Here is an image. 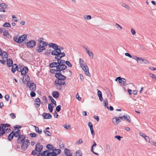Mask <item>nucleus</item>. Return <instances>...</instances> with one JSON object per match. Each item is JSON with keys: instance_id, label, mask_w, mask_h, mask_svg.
<instances>
[{"instance_id": "nucleus-1", "label": "nucleus", "mask_w": 156, "mask_h": 156, "mask_svg": "<svg viewBox=\"0 0 156 156\" xmlns=\"http://www.w3.org/2000/svg\"><path fill=\"white\" fill-rule=\"evenodd\" d=\"M27 37V36L25 34L21 36L18 35L14 37L13 40L17 43H21L26 39Z\"/></svg>"}, {"instance_id": "nucleus-2", "label": "nucleus", "mask_w": 156, "mask_h": 156, "mask_svg": "<svg viewBox=\"0 0 156 156\" xmlns=\"http://www.w3.org/2000/svg\"><path fill=\"white\" fill-rule=\"evenodd\" d=\"M61 58H59L58 60V62L59 63L58 65L57 66V68H59L62 70H65L67 68V66L64 64L66 61L63 60L61 59Z\"/></svg>"}, {"instance_id": "nucleus-3", "label": "nucleus", "mask_w": 156, "mask_h": 156, "mask_svg": "<svg viewBox=\"0 0 156 156\" xmlns=\"http://www.w3.org/2000/svg\"><path fill=\"white\" fill-rule=\"evenodd\" d=\"M55 77L57 79L56 80V82L59 83V81H61L62 80H65L66 77L65 76L62 74L61 71H60L59 73H57L55 75Z\"/></svg>"}, {"instance_id": "nucleus-4", "label": "nucleus", "mask_w": 156, "mask_h": 156, "mask_svg": "<svg viewBox=\"0 0 156 156\" xmlns=\"http://www.w3.org/2000/svg\"><path fill=\"white\" fill-rule=\"evenodd\" d=\"M22 143L21 146V149L23 151H24L27 148L30 144V142L29 140L26 139Z\"/></svg>"}, {"instance_id": "nucleus-5", "label": "nucleus", "mask_w": 156, "mask_h": 156, "mask_svg": "<svg viewBox=\"0 0 156 156\" xmlns=\"http://www.w3.org/2000/svg\"><path fill=\"white\" fill-rule=\"evenodd\" d=\"M48 46L50 48H52L53 49H54L51 53V54H53L55 51L57 52V50L58 49V46L56 44L53 43H50L48 44Z\"/></svg>"}, {"instance_id": "nucleus-6", "label": "nucleus", "mask_w": 156, "mask_h": 156, "mask_svg": "<svg viewBox=\"0 0 156 156\" xmlns=\"http://www.w3.org/2000/svg\"><path fill=\"white\" fill-rule=\"evenodd\" d=\"M36 44V42L35 41L30 40L27 42L26 45L28 48H32L34 47Z\"/></svg>"}, {"instance_id": "nucleus-7", "label": "nucleus", "mask_w": 156, "mask_h": 156, "mask_svg": "<svg viewBox=\"0 0 156 156\" xmlns=\"http://www.w3.org/2000/svg\"><path fill=\"white\" fill-rule=\"evenodd\" d=\"M56 80L55 81V84H58L56 85V88L58 90H61L62 89V85H64L66 83L65 81H59V83L56 82Z\"/></svg>"}, {"instance_id": "nucleus-8", "label": "nucleus", "mask_w": 156, "mask_h": 156, "mask_svg": "<svg viewBox=\"0 0 156 156\" xmlns=\"http://www.w3.org/2000/svg\"><path fill=\"white\" fill-rule=\"evenodd\" d=\"M29 83H27V87L29 88L32 91H35L36 89V85L34 83H30V85H29Z\"/></svg>"}, {"instance_id": "nucleus-9", "label": "nucleus", "mask_w": 156, "mask_h": 156, "mask_svg": "<svg viewBox=\"0 0 156 156\" xmlns=\"http://www.w3.org/2000/svg\"><path fill=\"white\" fill-rule=\"evenodd\" d=\"M37 47L38 48L36 49V51L38 53H41L46 49L44 47V46H43L41 44H37Z\"/></svg>"}, {"instance_id": "nucleus-10", "label": "nucleus", "mask_w": 156, "mask_h": 156, "mask_svg": "<svg viewBox=\"0 0 156 156\" xmlns=\"http://www.w3.org/2000/svg\"><path fill=\"white\" fill-rule=\"evenodd\" d=\"M17 140V143L18 144H21L25 140V136L24 135H22L20 136Z\"/></svg>"}, {"instance_id": "nucleus-11", "label": "nucleus", "mask_w": 156, "mask_h": 156, "mask_svg": "<svg viewBox=\"0 0 156 156\" xmlns=\"http://www.w3.org/2000/svg\"><path fill=\"white\" fill-rule=\"evenodd\" d=\"M43 148V146L40 143H37L35 146V148L37 151H38V153L41 152Z\"/></svg>"}, {"instance_id": "nucleus-12", "label": "nucleus", "mask_w": 156, "mask_h": 156, "mask_svg": "<svg viewBox=\"0 0 156 156\" xmlns=\"http://www.w3.org/2000/svg\"><path fill=\"white\" fill-rule=\"evenodd\" d=\"M24 76L23 77V81L24 83H26V82L27 83H30V78L29 77V76L25 74V75H24Z\"/></svg>"}, {"instance_id": "nucleus-13", "label": "nucleus", "mask_w": 156, "mask_h": 156, "mask_svg": "<svg viewBox=\"0 0 156 156\" xmlns=\"http://www.w3.org/2000/svg\"><path fill=\"white\" fill-rule=\"evenodd\" d=\"M119 82L120 83H122L123 85H128L129 84H132V83H127L126 80V79L124 78H121V77L120 78V79L119 80Z\"/></svg>"}, {"instance_id": "nucleus-14", "label": "nucleus", "mask_w": 156, "mask_h": 156, "mask_svg": "<svg viewBox=\"0 0 156 156\" xmlns=\"http://www.w3.org/2000/svg\"><path fill=\"white\" fill-rule=\"evenodd\" d=\"M83 70L85 72L86 75L88 76H90V74L89 72L88 67L86 65L81 67Z\"/></svg>"}, {"instance_id": "nucleus-15", "label": "nucleus", "mask_w": 156, "mask_h": 156, "mask_svg": "<svg viewBox=\"0 0 156 156\" xmlns=\"http://www.w3.org/2000/svg\"><path fill=\"white\" fill-rule=\"evenodd\" d=\"M29 71V69L27 67L25 66L23 67V66L21 70V74L22 75H25Z\"/></svg>"}, {"instance_id": "nucleus-16", "label": "nucleus", "mask_w": 156, "mask_h": 156, "mask_svg": "<svg viewBox=\"0 0 156 156\" xmlns=\"http://www.w3.org/2000/svg\"><path fill=\"white\" fill-rule=\"evenodd\" d=\"M42 116L45 119H50L51 118L52 115L49 113H44L42 114Z\"/></svg>"}, {"instance_id": "nucleus-17", "label": "nucleus", "mask_w": 156, "mask_h": 156, "mask_svg": "<svg viewBox=\"0 0 156 156\" xmlns=\"http://www.w3.org/2000/svg\"><path fill=\"white\" fill-rule=\"evenodd\" d=\"M117 117L113 118L112 122L115 125H117L121 121Z\"/></svg>"}, {"instance_id": "nucleus-18", "label": "nucleus", "mask_w": 156, "mask_h": 156, "mask_svg": "<svg viewBox=\"0 0 156 156\" xmlns=\"http://www.w3.org/2000/svg\"><path fill=\"white\" fill-rule=\"evenodd\" d=\"M61 69L59 68H57V66L56 67V69H51L50 70V72L51 73L55 74V75L57 73H59Z\"/></svg>"}, {"instance_id": "nucleus-19", "label": "nucleus", "mask_w": 156, "mask_h": 156, "mask_svg": "<svg viewBox=\"0 0 156 156\" xmlns=\"http://www.w3.org/2000/svg\"><path fill=\"white\" fill-rule=\"evenodd\" d=\"M64 153L66 156H69L71 154L72 155V153L71 152L70 150L66 148L64 149Z\"/></svg>"}, {"instance_id": "nucleus-20", "label": "nucleus", "mask_w": 156, "mask_h": 156, "mask_svg": "<svg viewBox=\"0 0 156 156\" xmlns=\"http://www.w3.org/2000/svg\"><path fill=\"white\" fill-rule=\"evenodd\" d=\"M57 155V153L53 151L50 152L49 150V152L47 153L46 156H56Z\"/></svg>"}, {"instance_id": "nucleus-21", "label": "nucleus", "mask_w": 156, "mask_h": 156, "mask_svg": "<svg viewBox=\"0 0 156 156\" xmlns=\"http://www.w3.org/2000/svg\"><path fill=\"white\" fill-rule=\"evenodd\" d=\"M52 95L54 98H57L59 97V94L58 91H55L53 92Z\"/></svg>"}, {"instance_id": "nucleus-22", "label": "nucleus", "mask_w": 156, "mask_h": 156, "mask_svg": "<svg viewBox=\"0 0 156 156\" xmlns=\"http://www.w3.org/2000/svg\"><path fill=\"white\" fill-rule=\"evenodd\" d=\"M13 134H14V137L16 138H18L21 135V133L20 132L19 129H18V130L15 132L14 131Z\"/></svg>"}, {"instance_id": "nucleus-23", "label": "nucleus", "mask_w": 156, "mask_h": 156, "mask_svg": "<svg viewBox=\"0 0 156 156\" xmlns=\"http://www.w3.org/2000/svg\"><path fill=\"white\" fill-rule=\"evenodd\" d=\"M14 131L13 130L10 133L8 137V139L9 141H11L13 139L14 136V134H13Z\"/></svg>"}, {"instance_id": "nucleus-24", "label": "nucleus", "mask_w": 156, "mask_h": 156, "mask_svg": "<svg viewBox=\"0 0 156 156\" xmlns=\"http://www.w3.org/2000/svg\"><path fill=\"white\" fill-rule=\"evenodd\" d=\"M58 63H59L58 62H51L49 66L51 68L56 67H56L58 65Z\"/></svg>"}, {"instance_id": "nucleus-25", "label": "nucleus", "mask_w": 156, "mask_h": 156, "mask_svg": "<svg viewBox=\"0 0 156 156\" xmlns=\"http://www.w3.org/2000/svg\"><path fill=\"white\" fill-rule=\"evenodd\" d=\"M56 52H57L55 51L53 53V54H51L53 55H55V58L57 59L58 60V59H59V58H58V57H59V58H60V55H61V53H57V51Z\"/></svg>"}, {"instance_id": "nucleus-26", "label": "nucleus", "mask_w": 156, "mask_h": 156, "mask_svg": "<svg viewBox=\"0 0 156 156\" xmlns=\"http://www.w3.org/2000/svg\"><path fill=\"white\" fill-rule=\"evenodd\" d=\"M7 59V65L8 67H11L13 64V61L11 58H9Z\"/></svg>"}, {"instance_id": "nucleus-27", "label": "nucleus", "mask_w": 156, "mask_h": 156, "mask_svg": "<svg viewBox=\"0 0 156 156\" xmlns=\"http://www.w3.org/2000/svg\"><path fill=\"white\" fill-rule=\"evenodd\" d=\"M79 63L81 67H83V66H84L87 65L84 61L81 58H80L79 59Z\"/></svg>"}, {"instance_id": "nucleus-28", "label": "nucleus", "mask_w": 156, "mask_h": 156, "mask_svg": "<svg viewBox=\"0 0 156 156\" xmlns=\"http://www.w3.org/2000/svg\"><path fill=\"white\" fill-rule=\"evenodd\" d=\"M139 60H140L141 62H139L141 64H148L149 63V62L147 60L145 59H143L142 58H138V59Z\"/></svg>"}, {"instance_id": "nucleus-29", "label": "nucleus", "mask_w": 156, "mask_h": 156, "mask_svg": "<svg viewBox=\"0 0 156 156\" xmlns=\"http://www.w3.org/2000/svg\"><path fill=\"white\" fill-rule=\"evenodd\" d=\"M35 101L36 103L37 107V108L38 107H39L40 106L41 103V100L39 98H37L35 100Z\"/></svg>"}, {"instance_id": "nucleus-30", "label": "nucleus", "mask_w": 156, "mask_h": 156, "mask_svg": "<svg viewBox=\"0 0 156 156\" xmlns=\"http://www.w3.org/2000/svg\"><path fill=\"white\" fill-rule=\"evenodd\" d=\"M96 145H97V144L96 143L94 142V144H93V145H92V146L91 147V151L94 154H95L97 155H99V154L97 153L94 152V150L93 147H96Z\"/></svg>"}, {"instance_id": "nucleus-31", "label": "nucleus", "mask_w": 156, "mask_h": 156, "mask_svg": "<svg viewBox=\"0 0 156 156\" xmlns=\"http://www.w3.org/2000/svg\"><path fill=\"white\" fill-rule=\"evenodd\" d=\"M98 95L99 98V100L101 101L103 100V98L102 97V94L101 91L99 90L98 91Z\"/></svg>"}, {"instance_id": "nucleus-32", "label": "nucleus", "mask_w": 156, "mask_h": 156, "mask_svg": "<svg viewBox=\"0 0 156 156\" xmlns=\"http://www.w3.org/2000/svg\"><path fill=\"white\" fill-rule=\"evenodd\" d=\"M1 55L2 56V59H3L4 58H5L6 59H7L8 55L7 53L6 52H2V54H1Z\"/></svg>"}, {"instance_id": "nucleus-33", "label": "nucleus", "mask_w": 156, "mask_h": 156, "mask_svg": "<svg viewBox=\"0 0 156 156\" xmlns=\"http://www.w3.org/2000/svg\"><path fill=\"white\" fill-rule=\"evenodd\" d=\"M46 147L48 149V150H52L53 151H54V147L51 144H48L46 145Z\"/></svg>"}, {"instance_id": "nucleus-34", "label": "nucleus", "mask_w": 156, "mask_h": 156, "mask_svg": "<svg viewBox=\"0 0 156 156\" xmlns=\"http://www.w3.org/2000/svg\"><path fill=\"white\" fill-rule=\"evenodd\" d=\"M48 98H49L52 104L55 105H56V101H55L53 99V98L52 97V96H48Z\"/></svg>"}, {"instance_id": "nucleus-35", "label": "nucleus", "mask_w": 156, "mask_h": 156, "mask_svg": "<svg viewBox=\"0 0 156 156\" xmlns=\"http://www.w3.org/2000/svg\"><path fill=\"white\" fill-rule=\"evenodd\" d=\"M54 107L51 105L50 104H48V109L50 112H52L53 111V108Z\"/></svg>"}, {"instance_id": "nucleus-36", "label": "nucleus", "mask_w": 156, "mask_h": 156, "mask_svg": "<svg viewBox=\"0 0 156 156\" xmlns=\"http://www.w3.org/2000/svg\"><path fill=\"white\" fill-rule=\"evenodd\" d=\"M124 119H126L127 121L129 123H130L131 122V119L130 117L128 115H126L125 116V118H124Z\"/></svg>"}, {"instance_id": "nucleus-37", "label": "nucleus", "mask_w": 156, "mask_h": 156, "mask_svg": "<svg viewBox=\"0 0 156 156\" xmlns=\"http://www.w3.org/2000/svg\"><path fill=\"white\" fill-rule=\"evenodd\" d=\"M34 127L35 128V131L36 132L39 134L41 133L42 132V130L41 129L39 130V128L38 127L35 126H34Z\"/></svg>"}, {"instance_id": "nucleus-38", "label": "nucleus", "mask_w": 156, "mask_h": 156, "mask_svg": "<svg viewBox=\"0 0 156 156\" xmlns=\"http://www.w3.org/2000/svg\"><path fill=\"white\" fill-rule=\"evenodd\" d=\"M87 54L90 56V57L91 58H93L94 55L91 51H89L88 50H87Z\"/></svg>"}, {"instance_id": "nucleus-39", "label": "nucleus", "mask_w": 156, "mask_h": 156, "mask_svg": "<svg viewBox=\"0 0 156 156\" xmlns=\"http://www.w3.org/2000/svg\"><path fill=\"white\" fill-rule=\"evenodd\" d=\"M51 53V50H47L44 52V54L47 56H49Z\"/></svg>"}, {"instance_id": "nucleus-40", "label": "nucleus", "mask_w": 156, "mask_h": 156, "mask_svg": "<svg viewBox=\"0 0 156 156\" xmlns=\"http://www.w3.org/2000/svg\"><path fill=\"white\" fill-rule=\"evenodd\" d=\"M44 132L48 136H51V132L47 130H44Z\"/></svg>"}, {"instance_id": "nucleus-41", "label": "nucleus", "mask_w": 156, "mask_h": 156, "mask_svg": "<svg viewBox=\"0 0 156 156\" xmlns=\"http://www.w3.org/2000/svg\"><path fill=\"white\" fill-rule=\"evenodd\" d=\"M3 26L4 27H10L11 25L9 23H7V22H6L4 24Z\"/></svg>"}, {"instance_id": "nucleus-42", "label": "nucleus", "mask_w": 156, "mask_h": 156, "mask_svg": "<svg viewBox=\"0 0 156 156\" xmlns=\"http://www.w3.org/2000/svg\"><path fill=\"white\" fill-rule=\"evenodd\" d=\"M0 7L2 8H6L7 5L5 3H2L0 4Z\"/></svg>"}, {"instance_id": "nucleus-43", "label": "nucleus", "mask_w": 156, "mask_h": 156, "mask_svg": "<svg viewBox=\"0 0 156 156\" xmlns=\"http://www.w3.org/2000/svg\"><path fill=\"white\" fill-rule=\"evenodd\" d=\"M37 152H38V151H37L35 148L34 150L32 151L31 154L32 155H35L37 154Z\"/></svg>"}, {"instance_id": "nucleus-44", "label": "nucleus", "mask_w": 156, "mask_h": 156, "mask_svg": "<svg viewBox=\"0 0 156 156\" xmlns=\"http://www.w3.org/2000/svg\"><path fill=\"white\" fill-rule=\"evenodd\" d=\"M65 63L67 65V66H68L69 67H72V65L70 63V62L68 61H66Z\"/></svg>"}, {"instance_id": "nucleus-45", "label": "nucleus", "mask_w": 156, "mask_h": 156, "mask_svg": "<svg viewBox=\"0 0 156 156\" xmlns=\"http://www.w3.org/2000/svg\"><path fill=\"white\" fill-rule=\"evenodd\" d=\"M63 126L66 129H70L71 127L70 125H66L65 124L63 125Z\"/></svg>"}, {"instance_id": "nucleus-46", "label": "nucleus", "mask_w": 156, "mask_h": 156, "mask_svg": "<svg viewBox=\"0 0 156 156\" xmlns=\"http://www.w3.org/2000/svg\"><path fill=\"white\" fill-rule=\"evenodd\" d=\"M37 134L34 133H31L30 134V136L31 137H36L37 136Z\"/></svg>"}, {"instance_id": "nucleus-47", "label": "nucleus", "mask_w": 156, "mask_h": 156, "mask_svg": "<svg viewBox=\"0 0 156 156\" xmlns=\"http://www.w3.org/2000/svg\"><path fill=\"white\" fill-rule=\"evenodd\" d=\"M41 44L43 45V46H44V47H45V46H47L48 45V44L46 42L43 41L41 43Z\"/></svg>"}, {"instance_id": "nucleus-48", "label": "nucleus", "mask_w": 156, "mask_h": 156, "mask_svg": "<svg viewBox=\"0 0 156 156\" xmlns=\"http://www.w3.org/2000/svg\"><path fill=\"white\" fill-rule=\"evenodd\" d=\"M61 106L60 105H58L56 108V110L58 112H59L61 110Z\"/></svg>"}, {"instance_id": "nucleus-49", "label": "nucleus", "mask_w": 156, "mask_h": 156, "mask_svg": "<svg viewBox=\"0 0 156 156\" xmlns=\"http://www.w3.org/2000/svg\"><path fill=\"white\" fill-rule=\"evenodd\" d=\"M150 75L153 79H154L155 81H156V76H155L154 74L151 73H150Z\"/></svg>"}, {"instance_id": "nucleus-50", "label": "nucleus", "mask_w": 156, "mask_h": 156, "mask_svg": "<svg viewBox=\"0 0 156 156\" xmlns=\"http://www.w3.org/2000/svg\"><path fill=\"white\" fill-rule=\"evenodd\" d=\"M84 18L86 20H90L91 19V17L90 15H87L85 16Z\"/></svg>"}, {"instance_id": "nucleus-51", "label": "nucleus", "mask_w": 156, "mask_h": 156, "mask_svg": "<svg viewBox=\"0 0 156 156\" xmlns=\"http://www.w3.org/2000/svg\"><path fill=\"white\" fill-rule=\"evenodd\" d=\"M49 152V150H46L44 151L42 153H41L42 154V156H46V155H45V153H48V152Z\"/></svg>"}, {"instance_id": "nucleus-52", "label": "nucleus", "mask_w": 156, "mask_h": 156, "mask_svg": "<svg viewBox=\"0 0 156 156\" xmlns=\"http://www.w3.org/2000/svg\"><path fill=\"white\" fill-rule=\"evenodd\" d=\"M144 139L147 141L149 142L150 143L151 141H150V138L149 136H146L145 137Z\"/></svg>"}, {"instance_id": "nucleus-53", "label": "nucleus", "mask_w": 156, "mask_h": 156, "mask_svg": "<svg viewBox=\"0 0 156 156\" xmlns=\"http://www.w3.org/2000/svg\"><path fill=\"white\" fill-rule=\"evenodd\" d=\"M44 40V39L43 37L40 38L38 40L39 42L38 43V44H41V43Z\"/></svg>"}, {"instance_id": "nucleus-54", "label": "nucleus", "mask_w": 156, "mask_h": 156, "mask_svg": "<svg viewBox=\"0 0 156 156\" xmlns=\"http://www.w3.org/2000/svg\"><path fill=\"white\" fill-rule=\"evenodd\" d=\"M0 127L1 129H5V124H1L0 125Z\"/></svg>"}, {"instance_id": "nucleus-55", "label": "nucleus", "mask_w": 156, "mask_h": 156, "mask_svg": "<svg viewBox=\"0 0 156 156\" xmlns=\"http://www.w3.org/2000/svg\"><path fill=\"white\" fill-rule=\"evenodd\" d=\"M30 95L32 97H34L36 95V93L34 92V91H32L31 92Z\"/></svg>"}, {"instance_id": "nucleus-56", "label": "nucleus", "mask_w": 156, "mask_h": 156, "mask_svg": "<svg viewBox=\"0 0 156 156\" xmlns=\"http://www.w3.org/2000/svg\"><path fill=\"white\" fill-rule=\"evenodd\" d=\"M122 6L123 7H125L126 8V9H127V10H129L130 9L128 5H126L125 4H124V3L123 4Z\"/></svg>"}, {"instance_id": "nucleus-57", "label": "nucleus", "mask_w": 156, "mask_h": 156, "mask_svg": "<svg viewBox=\"0 0 156 156\" xmlns=\"http://www.w3.org/2000/svg\"><path fill=\"white\" fill-rule=\"evenodd\" d=\"M82 154L79 151H77L76 153V156H82Z\"/></svg>"}, {"instance_id": "nucleus-58", "label": "nucleus", "mask_w": 156, "mask_h": 156, "mask_svg": "<svg viewBox=\"0 0 156 156\" xmlns=\"http://www.w3.org/2000/svg\"><path fill=\"white\" fill-rule=\"evenodd\" d=\"M23 66H21L20 67H17V69H16V70H17L18 71L21 72V70H22V68Z\"/></svg>"}, {"instance_id": "nucleus-59", "label": "nucleus", "mask_w": 156, "mask_h": 156, "mask_svg": "<svg viewBox=\"0 0 156 156\" xmlns=\"http://www.w3.org/2000/svg\"><path fill=\"white\" fill-rule=\"evenodd\" d=\"M12 69L11 71L13 73H14L15 71H16V69H15V68H14V66H12Z\"/></svg>"}, {"instance_id": "nucleus-60", "label": "nucleus", "mask_w": 156, "mask_h": 156, "mask_svg": "<svg viewBox=\"0 0 156 156\" xmlns=\"http://www.w3.org/2000/svg\"><path fill=\"white\" fill-rule=\"evenodd\" d=\"M115 138L119 140L120 141L121 140V139L122 138V137H121L120 136L117 135L115 136Z\"/></svg>"}, {"instance_id": "nucleus-61", "label": "nucleus", "mask_w": 156, "mask_h": 156, "mask_svg": "<svg viewBox=\"0 0 156 156\" xmlns=\"http://www.w3.org/2000/svg\"><path fill=\"white\" fill-rule=\"evenodd\" d=\"M9 34L8 30H5L3 32V35L4 36H6Z\"/></svg>"}, {"instance_id": "nucleus-62", "label": "nucleus", "mask_w": 156, "mask_h": 156, "mask_svg": "<svg viewBox=\"0 0 156 156\" xmlns=\"http://www.w3.org/2000/svg\"><path fill=\"white\" fill-rule=\"evenodd\" d=\"M10 115L11 118L13 119L15 118L16 117L15 115L13 113H11Z\"/></svg>"}, {"instance_id": "nucleus-63", "label": "nucleus", "mask_w": 156, "mask_h": 156, "mask_svg": "<svg viewBox=\"0 0 156 156\" xmlns=\"http://www.w3.org/2000/svg\"><path fill=\"white\" fill-rule=\"evenodd\" d=\"M139 134L140 136H142L143 137H144V138L146 136V134H144L143 133H142V132L139 133Z\"/></svg>"}, {"instance_id": "nucleus-64", "label": "nucleus", "mask_w": 156, "mask_h": 156, "mask_svg": "<svg viewBox=\"0 0 156 156\" xmlns=\"http://www.w3.org/2000/svg\"><path fill=\"white\" fill-rule=\"evenodd\" d=\"M5 98L7 101H8L9 98V95L8 94H6L5 96Z\"/></svg>"}]
</instances>
